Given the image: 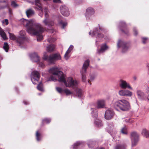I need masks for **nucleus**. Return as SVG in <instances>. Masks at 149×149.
<instances>
[{
    "label": "nucleus",
    "instance_id": "nucleus-1",
    "mask_svg": "<svg viewBox=\"0 0 149 149\" xmlns=\"http://www.w3.org/2000/svg\"><path fill=\"white\" fill-rule=\"evenodd\" d=\"M49 72L52 74L50 77L49 78L47 81H56L57 78L58 79V81L63 82L65 85L67 87H71L73 89H76L77 91V95L79 97H81L82 94L81 90L78 88V82L75 80H74L71 77H68L66 80L65 79L63 73L59 71L58 68L54 67L51 68L49 70Z\"/></svg>",
    "mask_w": 149,
    "mask_h": 149
},
{
    "label": "nucleus",
    "instance_id": "nucleus-2",
    "mask_svg": "<svg viewBox=\"0 0 149 149\" xmlns=\"http://www.w3.org/2000/svg\"><path fill=\"white\" fill-rule=\"evenodd\" d=\"M21 24L25 26L28 33L32 36H37V40L40 41L42 39V33L44 31V29L39 23H36L33 19L27 20L22 19L20 20Z\"/></svg>",
    "mask_w": 149,
    "mask_h": 149
},
{
    "label": "nucleus",
    "instance_id": "nucleus-3",
    "mask_svg": "<svg viewBox=\"0 0 149 149\" xmlns=\"http://www.w3.org/2000/svg\"><path fill=\"white\" fill-rule=\"evenodd\" d=\"M113 104L114 107L118 111H127L130 108L129 102L124 99L117 100Z\"/></svg>",
    "mask_w": 149,
    "mask_h": 149
},
{
    "label": "nucleus",
    "instance_id": "nucleus-4",
    "mask_svg": "<svg viewBox=\"0 0 149 149\" xmlns=\"http://www.w3.org/2000/svg\"><path fill=\"white\" fill-rule=\"evenodd\" d=\"M35 3L36 5L38 7H37V8L38 9L40 10L42 13L43 12V10L44 11L45 18L43 21V23L46 26H52L54 24V22L48 18L49 16L48 13L49 11L47 8L45 7L43 9H42L41 5L40 3V0H36Z\"/></svg>",
    "mask_w": 149,
    "mask_h": 149
},
{
    "label": "nucleus",
    "instance_id": "nucleus-5",
    "mask_svg": "<svg viewBox=\"0 0 149 149\" xmlns=\"http://www.w3.org/2000/svg\"><path fill=\"white\" fill-rule=\"evenodd\" d=\"M42 58L49 64H55L56 61L61 60V57L59 53H54L48 56L47 53L45 52L44 53Z\"/></svg>",
    "mask_w": 149,
    "mask_h": 149
},
{
    "label": "nucleus",
    "instance_id": "nucleus-6",
    "mask_svg": "<svg viewBox=\"0 0 149 149\" xmlns=\"http://www.w3.org/2000/svg\"><path fill=\"white\" fill-rule=\"evenodd\" d=\"M117 47L118 48H121L122 52L125 53L128 50L130 45L129 42H126L123 39H119L117 43Z\"/></svg>",
    "mask_w": 149,
    "mask_h": 149
},
{
    "label": "nucleus",
    "instance_id": "nucleus-7",
    "mask_svg": "<svg viewBox=\"0 0 149 149\" xmlns=\"http://www.w3.org/2000/svg\"><path fill=\"white\" fill-rule=\"evenodd\" d=\"M131 139L132 147L136 146L139 140V135L136 132H134L131 133Z\"/></svg>",
    "mask_w": 149,
    "mask_h": 149
},
{
    "label": "nucleus",
    "instance_id": "nucleus-8",
    "mask_svg": "<svg viewBox=\"0 0 149 149\" xmlns=\"http://www.w3.org/2000/svg\"><path fill=\"white\" fill-rule=\"evenodd\" d=\"M89 60H87L85 61L83 65L82 70L81 72L82 80L84 82H85L86 80L85 73L86 72V69L89 65Z\"/></svg>",
    "mask_w": 149,
    "mask_h": 149
},
{
    "label": "nucleus",
    "instance_id": "nucleus-9",
    "mask_svg": "<svg viewBox=\"0 0 149 149\" xmlns=\"http://www.w3.org/2000/svg\"><path fill=\"white\" fill-rule=\"evenodd\" d=\"M39 78V73L38 72L34 71L32 72L31 75V79L33 84H37Z\"/></svg>",
    "mask_w": 149,
    "mask_h": 149
},
{
    "label": "nucleus",
    "instance_id": "nucleus-10",
    "mask_svg": "<svg viewBox=\"0 0 149 149\" xmlns=\"http://www.w3.org/2000/svg\"><path fill=\"white\" fill-rule=\"evenodd\" d=\"M19 34L20 36L17 38V41L20 46L24 43L25 40V37L24 36L25 34V31L24 30L21 31L19 32Z\"/></svg>",
    "mask_w": 149,
    "mask_h": 149
},
{
    "label": "nucleus",
    "instance_id": "nucleus-11",
    "mask_svg": "<svg viewBox=\"0 0 149 149\" xmlns=\"http://www.w3.org/2000/svg\"><path fill=\"white\" fill-rule=\"evenodd\" d=\"M119 86L121 88L123 89H126L127 88L132 90V88L130 86V84L127 82L126 81L122 79L120 80Z\"/></svg>",
    "mask_w": 149,
    "mask_h": 149
},
{
    "label": "nucleus",
    "instance_id": "nucleus-12",
    "mask_svg": "<svg viewBox=\"0 0 149 149\" xmlns=\"http://www.w3.org/2000/svg\"><path fill=\"white\" fill-rule=\"evenodd\" d=\"M114 113L111 109H107L105 113L104 118L107 120H110L112 118L114 115Z\"/></svg>",
    "mask_w": 149,
    "mask_h": 149
},
{
    "label": "nucleus",
    "instance_id": "nucleus-13",
    "mask_svg": "<svg viewBox=\"0 0 149 149\" xmlns=\"http://www.w3.org/2000/svg\"><path fill=\"white\" fill-rule=\"evenodd\" d=\"M60 11L61 14L63 16H68L70 14L68 8L65 5H62L60 6Z\"/></svg>",
    "mask_w": 149,
    "mask_h": 149
},
{
    "label": "nucleus",
    "instance_id": "nucleus-14",
    "mask_svg": "<svg viewBox=\"0 0 149 149\" xmlns=\"http://www.w3.org/2000/svg\"><path fill=\"white\" fill-rule=\"evenodd\" d=\"M118 94L121 96L130 97L132 95V93L127 89H122L119 91Z\"/></svg>",
    "mask_w": 149,
    "mask_h": 149
},
{
    "label": "nucleus",
    "instance_id": "nucleus-15",
    "mask_svg": "<svg viewBox=\"0 0 149 149\" xmlns=\"http://www.w3.org/2000/svg\"><path fill=\"white\" fill-rule=\"evenodd\" d=\"M94 10L92 8H88L86 10V17L87 19H90L94 13Z\"/></svg>",
    "mask_w": 149,
    "mask_h": 149
},
{
    "label": "nucleus",
    "instance_id": "nucleus-16",
    "mask_svg": "<svg viewBox=\"0 0 149 149\" xmlns=\"http://www.w3.org/2000/svg\"><path fill=\"white\" fill-rule=\"evenodd\" d=\"M100 30H98L97 29H95L93 31H91L89 33V34L92 36H97L98 37L102 38L103 37V36L102 34L100 33Z\"/></svg>",
    "mask_w": 149,
    "mask_h": 149
},
{
    "label": "nucleus",
    "instance_id": "nucleus-17",
    "mask_svg": "<svg viewBox=\"0 0 149 149\" xmlns=\"http://www.w3.org/2000/svg\"><path fill=\"white\" fill-rule=\"evenodd\" d=\"M29 56L33 61L37 62L39 61V57L36 53L34 52L30 54Z\"/></svg>",
    "mask_w": 149,
    "mask_h": 149
},
{
    "label": "nucleus",
    "instance_id": "nucleus-18",
    "mask_svg": "<svg viewBox=\"0 0 149 149\" xmlns=\"http://www.w3.org/2000/svg\"><path fill=\"white\" fill-rule=\"evenodd\" d=\"M108 49V47L105 44H104L101 45L100 49H97V53L99 54H100L104 52Z\"/></svg>",
    "mask_w": 149,
    "mask_h": 149
},
{
    "label": "nucleus",
    "instance_id": "nucleus-19",
    "mask_svg": "<svg viewBox=\"0 0 149 149\" xmlns=\"http://www.w3.org/2000/svg\"><path fill=\"white\" fill-rule=\"evenodd\" d=\"M105 101L104 100H100L97 102V107L98 109L104 108L105 106Z\"/></svg>",
    "mask_w": 149,
    "mask_h": 149
},
{
    "label": "nucleus",
    "instance_id": "nucleus-20",
    "mask_svg": "<svg viewBox=\"0 0 149 149\" xmlns=\"http://www.w3.org/2000/svg\"><path fill=\"white\" fill-rule=\"evenodd\" d=\"M108 132L112 135H113L116 133L115 129L113 128V125H109L107 128Z\"/></svg>",
    "mask_w": 149,
    "mask_h": 149
},
{
    "label": "nucleus",
    "instance_id": "nucleus-21",
    "mask_svg": "<svg viewBox=\"0 0 149 149\" xmlns=\"http://www.w3.org/2000/svg\"><path fill=\"white\" fill-rule=\"evenodd\" d=\"M55 46L54 45L50 44L46 47V50L48 52H52L55 50Z\"/></svg>",
    "mask_w": 149,
    "mask_h": 149
},
{
    "label": "nucleus",
    "instance_id": "nucleus-22",
    "mask_svg": "<svg viewBox=\"0 0 149 149\" xmlns=\"http://www.w3.org/2000/svg\"><path fill=\"white\" fill-rule=\"evenodd\" d=\"M141 134L144 137L146 138L149 137V131L146 128H144L142 129Z\"/></svg>",
    "mask_w": 149,
    "mask_h": 149
},
{
    "label": "nucleus",
    "instance_id": "nucleus-23",
    "mask_svg": "<svg viewBox=\"0 0 149 149\" xmlns=\"http://www.w3.org/2000/svg\"><path fill=\"white\" fill-rule=\"evenodd\" d=\"M136 93L139 99H142L144 98L145 96L144 93L141 90H137L136 91Z\"/></svg>",
    "mask_w": 149,
    "mask_h": 149
},
{
    "label": "nucleus",
    "instance_id": "nucleus-24",
    "mask_svg": "<svg viewBox=\"0 0 149 149\" xmlns=\"http://www.w3.org/2000/svg\"><path fill=\"white\" fill-rule=\"evenodd\" d=\"M34 11L31 9H28L26 12L27 16L29 18L30 17L33 15L34 14Z\"/></svg>",
    "mask_w": 149,
    "mask_h": 149
},
{
    "label": "nucleus",
    "instance_id": "nucleus-25",
    "mask_svg": "<svg viewBox=\"0 0 149 149\" xmlns=\"http://www.w3.org/2000/svg\"><path fill=\"white\" fill-rule=\"evenodd\" d=\"M120 24L121 27L124 29H121V31L125 34L127 35L128 33V31L125 28V23L124 22H120Z\"/></svg>",
    "mask_w": 149,
    "mask_h": 149
},
{
    "label": "nucleus",
    "instance_id": "nucleus-26",
    "mask_svg": "<svg viewBox=\"0 0 149 149\" xmlns=\"http://www.w3.org/2000/svg\"><path fill=\"white\" fill-rule=\"evenodd\" d=\"M126 146L124 144H119L117 145L114 148V149H126Z\"/></svg>",
    "mask_w": 149,
    "mask_h": 149
},
{
    "label": "nucleus",
    "instance_id": "nucleus-27",
    "mask_svg": "<svg viewBox=\"0 0 149 149\" xmlns=\"http://www.w3.org/2000/svg\"><path fill=\"white\" fill-rule=\"evenodd\" d=\"M95 123L96 126L100 127L102 126V124L100 120L98 118H96L95 120Z\"/></svg>",
    "mask_w": 149,
    "mask_h": 149
},
{
    "label": "nucleus",
    "instance_id": "nucleus-28",
    "mask_svg": "<svg viewBox=\"0 0 149 149\" xmlns=\"http://www.w3.org/2000/svg\"><path fill=\"white\" fill-rule=\"evenodd\" d=\"M36 139L37 141H40L42 139V136L41 134L38 131H37L36 133Z\"/></svg>",
    "mask_w": 149,
    "mask_h": 149
},
{
    "label": "nucleus",
    "instance_id": "nucleus-29",
    "mask_svg": "<svg viewBox=\"0 0 149 149\" xmlns=\"http://www.w3.org/2000/svg\"><path fill=\"white\" fill-rule=\"evenodd\" d=\"M0 35L4 39L6 40L7 38L6 34L3 30L0 28Z\"/></svg>",
    "mask_w": 149,
    "mask_h": 149
},
{
    "label": "nucleus",
    "instance_id": "nucleus-30",
    "mask_svg": "<svg viewBox=\"0 0 149 149\" xmlns=\"http://www.w3.org/2000/svg\"><path fill=\"white\" fill-rule=\"evenodd\" d=\"M91 113L93 116L96 118L97 116V112L95 109L91 108Z\"/></svg>",
    "mask_w": 149,
    "mask_h": 149
},
{
    "label": "nucleus",
    "instance_id": "nucleus-31",
    "mask_svg": "<svg viewBox=\"0 0 149 149\" xmlns=\"http://www.w3.org/2000/svg\"><path fill=\"white\" fill-rule=\"evenodd\" d=\"M58 23L63 29H64L65 27L66 26L67 24V22H64L62 20L59 22Z\"/></svg>",
    "mask_w": 149,
    "mask_h": 149
},
{
    "label": "nucleus",
    "instance_id": "nucleus-32",
    "mask_svg": "<svg viewBox=\"0 0 149 149\" xmlns=\"http://www.w3.org/2000/svg\"><path fill=\"white\" fill-rule=\"evenodd\" d=\"M121 132L123 134H127V127L125 126L122 128L121 130Z\"/></svg>",
    "mask_w": 149,
    "mask_h": 149
},
{
    "label": "nucleus",
    "instance_id": "nucleus-33",
    "mask_svg": "<svg viewBox=\"0 0 149 149\" xmlns=\"http://www.w3.org/2000/svg\"><path fill=\"white\" fill-rule=\"evenodd\" d=\"M47 40L49 43H52L56 41V39L52 37H50L47 39Z\"/></svg>",
    "mask_w": 149,
    "mask_h": 149
},
{
    "label": "nucleus",
    "instance_id": "nucleus-34",
    "mask_svg": "<svg viewBox=\"0 0 149 149\" xmlns=\"http://www.w3.org/2000/svg\"><path fill=\"white\" fill-rule=\"evenodd\" d=\"M82 144V142H80V141H78L76 143H75L74 145H73V149H77V147L79 146H80V145H81Z\"/></svg>",
    "mask_w": 149,
    "mask_h": 149
},
{
    "label": "nucleus",
    "instance_id": "nucleus-35",
    "mask_svg": "<svg viewBox=\"0 0 149 149\" xmlns=\"http://www.w3.org/2000/svg\"><path fill=\"white\" fill-rule=\"evenodd\" d=\"M37 88L39 91H43V85L41 82H40L38 85Z\"/></svg>",
    "mask_w": 149,
    "mask_h": 149
},
{
    "label": "nucleus",
    "instance_id": "nucleus-36",
    "mask_svg": "<svg viewBox=\"0 0 149 149\" xmlns=\"http://www.w3.org/2000/svg\"><path fill=\"white\" fill-rule=\"evenodd\" d=\"M70 53V51L69 50H68L64 55V58L66 60H67L70 57V56L69 55V54Z\"/></svg>",
    "mask_w": 149,
    "mask_h": 149
},
{
    "label": "nucleus",
    "instance_id": "nucleus-37",
    "mask_svg": "<svg viewBox=\"0 0 149 149\" xmlns=\"http://www.w3.org/2000/svg\"><path fill=\"white\" fill-rule=\"evenodd\" d=\"M95 144V142L91 140L89 141L88 142V146L90 148H91Z\"/></svg>",
    "mask_w": 149,
    "mask_h": 149
},
{
    "label": "nucleus",
    "instance_id": "nucleus-38",
    "mask_svg": "<svg viewBox=\"0 0 149 149\" xmlns=\"http://www.w3.org/2000/svg\"><path fill=\"white\" fill-rule=\"evenodd\" d=\"M3 48L6 52H8L9 49V47L7 43L5 42L4 43V45L3 46Z\"/></svg>",
    "mask_w": 149,
    "mask_h": 149
},
{
    "label": "nucleus",
    "instance_id": "nucleus-39",
    "mask_svg": "<svg viewBox=\"0 0 149 149\" xmlns=\"http://www.w3.org/2000/svg\"><path fill=\"white\" fill-rule=\"evenodd\" d=\"M10 35V39L12 40H15V39H16L15 36L13 34L11 33H10L9 32L8 33Z\"/></svg>",
    "mask_w": 149,
    "mask_h": 149
},
{
    "label": "nucleus",
    "instance_id": "nucleus-40",
    "mask_svg": "<svg viewBox=\"0 0 149 149\" xmlns=\"http://www.w3.org/2000/svg\"><path fill=\"white\" fill-rule=\"evenodd\" d=\"M64 91L67 95H69L72 93L70 90L68 89H65L64 90Z\"/></svg>",
    "mask_w": 149,
    "mask_h": 149
},
{
    "label": "nucleus",
    "instance_id": "nucleus-41",
    "mask_svg": "<svg viewBox=\"0 0 149 149\" xmlns=\"http://www.w3.org/2000/svg\"><path fill=\"white\" fill-rule=\"evenodd\" d=\"M56 91L59 93H61L64 91V90L62 89L60 87L56 88Z\"/></svg>",
    "mask_w": 149,
    "mask_h": 149
},
{
    "label": "nucleus",
    "instance_id": "nucleus-42",
    "mask_svg": "<svg viewBox=\"0 0 149 149\" xmlns=\"http://www.w3.org/2000/svg\"><path fill=\"white\" fill-rule=\"evenodd\" d=\"M51 121V120L49 119L45 118L42 120V122L44 123H48Z\"/></svg>",
    "mask_w": 149,
    "mask_h": 149
},
{
    "label": "nucleus",
    "instance_id": "nucleus-43",
    "mask_svg": "<svg viewBox=\"0 0 149 149\" xmlns=\"http://www.w3.org/2000/svg\"><path fill=\"white\" fill-rule=\"evenodd\" d=\"M96 77V75L95 74H92L90 75V80L91 81H93L95 78Z\"/></svg>",
    "mask_w": 149,
    "mask_h": 149
},
{
    "label": "nucleus",
    "instance_id": "nucleus-44",
    "mask_svg": "<svg viewBox=\"0 0 149 149\" xmlns=\"http://www.w3.org/2000/svg\"><path fill=\"white\" fill-rule=\"evenodd\" d=\"M11 5L12 7L15 8L18 6V5L14 1L11 2Z\"/></svg>",
    "mask_w": 149,
    "mask_h": 149
},
{
    "label": "nucleus",
    "instance_id": "nucleus-45",
    "mask_svg": "<svg viewBox=\"0 0 149 149\" xmlns=\"http://www.w3.org/2000/svg\"><path fill=\"white\" fill-rule=\"evenodd\" d=\"M3 23L7 25L8 24V19H6L2 21Z\"/></svg>",
    "mask_w": 149,
    "mask_h": 149
},
{
    "label": "nucleus",
    "instance_id": "nucleus-46",
    "mask_svg": "<svg viewBox=\"0 0 149 149\" xmlns=\"http://www.w3.org/2000/svg\"><path fill=\"white\" fill-rule=\"evenodd\" d=\"M142 42L143 44H145L146 42V41L148 40V38H142Z\"/></svg>",
    "mask_w": 149,
    "mask_h": 149
},
{
    "label": "nucleus",
    "instance_id": "nucleus-47",
    "mask_svg": "<svg viewBox=\"0 0 149 149\" xmlns=\"http://www.w3.org/2000/svg\"><path fill=\"white\" fill-rule=\"evenodd\" d=\"M38 64L39 65V66L40 67H41L42 68H44L45 67V65L43 64V63L41 62H39Z\"/></svg>",
    "mask_w": 149,
    "mask_h": 149
},
{
    "label": "nucleus",
    "instance_id": "nucleus-48",
    "mask_svg": "<svg viewBox=\"0 0 149 149\" xmlns=\"http://www.w3.org/2000/svg\"><path fill=\"white\" fill-rule=\"evenodd\" d=\"M53 2L54 3H62V1L60 0H53Z\"/></svg>",
    "mask_w": 149,
    "mask_h": 149
},
{
    "label": "nucleus",
    "instance_id": "nucleus-49",
    "mask_svg": "<svg viewBox=\"0 0 149 149\" xmlns=\"http://www.w3.org/2000/svg\"><path fill=\"white\" fill-rule=\"evenodd\" d=\"M133 31L134 35L136 36L138 34V32L135 28L133 29Z\"/></svg>",
    "mask_w": 149,
    "mask_h": 149
},
{
    "label": "nucleus",
    "instance_id": "nucleus-50",
    "mask_svg": "<svg viewBox=\"0 0 149 149\" xmlns=\"http://www.w3.org/2000/svg\"><path fill=\"white\" fill-rule=\"evenodd\" d=\"M73 48V46L72 45H70L69 47V48L68 49V50H69L70 51V52L72 50V49Z\"/></svg>",
    "mask_w": 149,
    "mask_h": 149
},
{
    "label": "nucleus",
    "instance_id": "nucleus-51",
    "mask_svg": "<svg viewBox=\"0 0 149 149\" xmlns=\"http://www.w3.org/2000/svg\"><path fill=\"white\" fill-rule=\"evenodd\" d=\"M99 29L101 31H102V32H103L104 30V29L103 27L99 26Z\"/></svg>",
    "mask_w": 149,
    "mask_h": 149
},
{
    "label": "nucleus",
    "instance_id": "nucleus-52",
    "mask_svg": "<svg viewBox=\"0 0 149 149\" xmlns=\"http://www.w3.org/2000/svg\"><path fill=\"white\" fill-rule=\"evenodd\" d=\"M23 102L24 104L27 105L29 104V102L26 100L23 101Z\"/></svg>",
    "mask_w": 149,
    "mask_h": 149
},
{
    "label": "nucleus",
    "instance_id": "nucleus-53",
    "mask_svg": "<svg viewBox=\"0 0 149 149\" xmlns=\"http://www.w3.org/2000/svg\"><path fill=\"white\" fill-rule=\"evenodd\" d=\"M9 13L10 15H12V10L10 9H9Z\"/></svg>",
    "mask_w": 149,
    "mask_h": 149
},
{
    "label": "nucleus",
    "instance_id": "nucleus-54",
    "mask_svg": "<svg viewBox=\"0 0 149 149\" xmlns=\"http://www.w3.org/2000/svg\"><path fill=\"white\" fill-rule=\"evenodd\" d=\"M4 2H6V7H8V2H6L5 1H4Z\"/></svg>",
    "mask_w": 149,
    "mask_h": 149
},
{
    "label": "nucleus",
    "instance_id": "nucleus-55",
    "mask_svg": "<svg viewBox=\"0 0 149 149\" xmlns=\"http://www.w3.org/2000/svg\"><path fill=\"white\" fill-rule=\"evenodd\" d=\"M147 66L149 68V63H148L147 64Z\"/></svg>",
    "mask_w": 149,
    "mask_h": 149
},
{
    "label": "nucleus",
    "instance_id": "nucleus-56",
    "mask_svg": "<svg viewBox=\"0 0 149 149\" xmlns=\"http://www.w3.org/2000/svg\"><path fill=\"white\" fill-rule=\"evenodd\" d=\"M98 149H104V148H100Z\"/></svg>",
    "mask_w": 149,
    "mask_h": 149
},
{
    "label": "nucleus",
    "instance_id": "nucleus-57",
    "mask_svg": "<svg viewBox=\"0 0 149 149\" xmlns=\"http://www.w3.org/2000/svg\"><path fill=\"white\" fill-rule=\"evenodd\" d=\"M125 121L126 122H128V120H125Z\"/></svg>",
    "mask_w": 149,
    "mask_h": 149
},
{
    "label": "nucleus",
    "instance_id": "nucleus-58",
    "mask_svg": "<svg viewBox=\"0 0 149 149\" xmlns=\"http://www.w3.org/2000/svg\"><path fill=\"white\" fill-rule=\"evenodd\" d=\"M79 1H80V2H79V3H81V0H79Z\"/></svg>",
    "mask_w": 149,
    "mask_h": 149
},
{
    "label": "nucleus",
    "instance_id": "nucleus-59",
    "mask_svg": "<svg viewBox=\"0 0 149 149\" xmlns=\"http://www.w3.org/2000/svg\"><path fill=\"white\" fill-rule=\"evenodd\" d=\"M148 96H149V95H148ZM148 100H149V99H148Z\"/></svg>",
    "mask_w": 149,
    "mask_h": 149
},
{
    "label": "nucleus",
    "instance_id": "nucleus-60",
    "mask_svg": "<svg viewBox=\"0 0 149 149\" xmlns=\"http://www.w3.org/2000/svg\"><path fill=\"white\" fill-rule=\"evenodd\" d=\"M88 82H89V81H88Z\"/></svg>",
    "mask_w": 149,
    "mask_h": 149
}]
</instances>
